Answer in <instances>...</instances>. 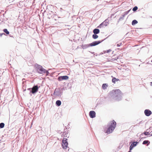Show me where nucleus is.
I'll return each mask as SVG.
<instances>
[{
    "mask_svg": "<svg viewBox=\"0 0 152 152\" xmlns=\"http://www.w3.org/2000/svg\"><path fill=\"white\" fill-rule=\"evenodd\" d=\"M62 146L64 149H66L69 150V148L67 146L68 143L67 141V139L66 138H64L62 140Z\"/></svg>",
    "mask_w": 152,
    "mask_h": 152,
    "instance_id": "obj_5",
    "label": "nucleus"
},
{
    "mask_svg": "<svg viewBox=\"0 0 152 152\" xmlns=\"http://www.w3.org/2000/svg\"><path fill=\"white\" fill-rule=\"evenodd\" d=\"M122 94L119 89L112 90L110 91L108 95L111 100L118 101L122 99Z\"/></svg>",
    "mask_w": 152,
    "mask_h": 152,
    "instance_id": "obj_1",
    "label": "nucleus"
},
{
    "mask_svg": "<svg viewBox=\"0 0 152 152\" xmlns=\"http://www.w3.org/2000/svg\"><path fill=\"white\" fill-rule=\"evenodd\" d=\"M90 46H91L90 45V44H83L81 46V47L83 49H86Z\"/></svg>",
    "mask_w": 152,
    "mask_h": 152,
    "instance_id": "obj_12",
    "label": "nucleus"
},
{
    "mask_svg": "<svg viewBox=\"0 0 152 152\" xmlns=\"http://www.w3.org/2000/svg\"><path fill=\"white\" fill-rule=\"evenodd\" d=\"M62 94L63 92L62 90L57 89L55 90L53 94L56 96L60 97L62 95Z\"/></svg>",
    "mask_w": 152,
    "mask_h": 152,
    "instance_id": "obj_6",
    "label": "nucleus"
},
{
    "mask_svg": "<svg viewBox=\"0 0 152 152\" xmlns=\"http://www.w3.org/2000/svg\"><path fill=\"white\" fill-rule=\"evenodd\" d=\"M56 106H59L61 104V102L59 100H58L56 102Z\"/></svg>",
    "mask_w": 152,
    "mask_h": 152,
    "instance_id": "obj_18",
    "label": "nucleus"
},
{
    "mask_svg": "<svg viewBox=\"0 0 152 152\" xmlns=\"http://www.w3.org/2000/svg\"><path fill=\"white\" fill-rule=\"evenodd\" d=\"M116 126V122L113 121V122L110 124H108V127L106 132V133L107 134H110L115 129Z\"/></svg>",
    "mask_w": 152,
    "mask_h": 152,
    "instance_id": "obj_3",
    "label": "nucleus"
},
{
    "mask_svg": "<svg viewBox=\"0 0 152 152\" xmlns=\"http://www.w3.org/2000/svg\"><path fill=\"white\" fill-rule=\"evenodd\" d=\"M5 35V34L4 33H2V34H0V36H1L2 35Z\"/></svg>",
    "mask_w": 152,
    "mask_h": 152,
    "instance_id": "obj_32",
    "label": "nucleus"
},
{
    "mask_svg": "<svg viewBox=\"0 0 152 152\" xmlns=\"http://www.w3.org/2000/svg\"><path fill=\"white\" fill-rule=\"evenodd\" d=\"M121 45V43L120 44H117V46H118V47H120Z\"/></svg>",
    "mask_w": 152,
    "mask_h": 152,
    "instance_id": "obj_31",
    "label": "nucleus"
},
{
    "mask_svg": "<svg viewBox=\"0 0 152 152\" xmlns=\"http://www.w3.org/2000/svg\"><path fill=\"white\" fill-rule=\"evenodd\" d=\"M151 136H152V134H151Z\"/></svg>",
    "mask_w": 152,
    "mask_h": 152,
    "instance_id": "obj_36",
    "label": "nucleus"
},
{
    "mask_svg": "<svg viewBox=\"0 0 152 152\" xmlns=\"http://www.w3.org/2000/svg\"><path fill=\"white\" fill-rule=\"evenodd\" d=\"M125 16L124 15V14L122 15L119 18V20H123L124 19V17Z\"/></svg>",
    "mask_w": 152,
    "mask_h": 152,
    "instance_id": "obj_23",
    "label": "nucleus"
},
{
    "mask_svg": "<svg viewBox=\"0 0 152 152\" xmlns=\"http://www.w3.org/2000/svg\"><path fill=\"white\" fill-rule=\"evenodd\" d=\"M138 23L137 21L135 20H133L132 22V25H134L136 24H137Z\"/></svg>",
    "mask_w": 152,
    "mask_h": 152,
    "instance_id": "obj_19",
    "label": "nucleus"
},
{
    "mask_svg": "<svg viewBox=\"0 0 152 152\" xmlns=\"http://www.w3.org/2000/svg\"><path fill=\"white\" fill-rule=\"evenodd\" d=\"M149 134V133L148 132H145L141 134L140 135V137H141V139L144 138V137H143V134H145V135L147 136Z\"/></svg>",
    "mask_w": 152,
    "mask_h": 152,
    "instance_id": "obj_14",
    "label": "nucleus"
},
{
    "mask_svg": "<svg viewBox=\"0 0 152 152\" xmlns=\"http://www.w3.org/2000/svg\"><path fill=\"white\" fill-rule=\"evenodd\" d=\"M25 79L23 78L22 79V81H23V83H23V84L24 83V82H25Z\"/></svg>",
    "mask_w": 152,
    "mask_h": 152,
    "instance_id": "obj_30",
    "label": "nucleus"
},
{
    "mask_svg": "<svg viewBox=\"0 0 152 152\" xmlns=\"http://www.w3.org/2000/svg\"><path fill=\"white\" fill-rule=\"evenodd\" d=\"M151 97L152 98V96H151Z\"/></svg>",
    "mask_w": 152,
    "mask_h": 152,
    "instance_id": "obj_38",
    "label": "nucleus"
},
{
    "mask_svg": "<svg viewBox=\"0 0 152 152\" xmlns=\"http://www.w3.org/2000/svg\"><path fill=\"white\" fill-rule=\"evenodd\" d=\"M150 143V142L148 140H145L144 141L142 142V144L145 145L147 144V146H148Z\"/></svg>",
    "mask_w": 152,
    "mask_h": 152,
    "instance_id": "obj_17",
    "label": "nucleus"
},
{
    "mask_svg": "<svg viewBox=\"0 0 152 152\" xmlns=\"http://www.w3.org/2000/svg\"><path fill=\"white\" fill-rule=\"evenodd\" d=\"M4 32H5L6 34H9V32L7 30L6 28L4 29L3 30Z\"/></svg>",
    "mask_w": 152,
    "mask_h": 152,
    "instance_id": "obj_22",
    "label": "nucleus"
},
{
    "mask_svg": "<svg viewBox=\"0 0 152 152\" xmlns=\"http://www.w3.org/2000/svg\"><path fill=\"white\" fill-rule=\"evenodd\" d=\"M112 77H113L112 82L114 83H115L116 82H117L119 80L118 79L116 78L115 77H113L112 76Z\"/></svg>",
    "mask_w": 152,
    "mask_h": 152,
    "instance_id": "obj_16",
    "label": "nucleus"
},
{
    "mask_svg": "<svg viewBox=\"0 0 152 152\" xmlns=\"http://www.w3.org/2000/svg\"><path fill=\"white\" fill-rule=\"evenodd\" d=\"M69 78V77L67 75L60 76L58 77V80L61 81L63 80H66Z\"/></svg>",
    "mask_w": 152,
    "mask_h": 152,
    "instance_id": "obj_8",
    "label": "nucleus"
},
{
    "mask_svg": "<svg viewBox=\"0 0 152 152\" xmlns=\"http://www.w3.org/2000/svg\"><path fill=\"white\" fill-rule=\"evenodd\" d=\"M89 115L91 118H95L96 116L95 112L94 111H91L89 113Z\"/></svg>",
    "mask_w": 152,
    "mask_h": 152,
    "instance_id": "obj_11",
    "label": "nucleus"
},
{
    "mask_svg": "<svg viewBox=\"0 0 152 152\" xmlns=\"http://www.w3.org/2000/svg\"><path fill=\"white\" fill-rule=\"evenodd\" d=\"M128 152H131V151L129 150V151Z\"/></svg>",
    "mask_w": 152,
    "mask_h": 152,
    "instance_id": "obj_33",
    "label": "nucleus"
},
{
    "mask_svg": "<svg viewBox=\"0 0 152 152\" xmlns=\"http://www.w3.org/2000/svg\"><path fill=\"white\" fill-rule=\"evenodd\" d=\"M26 89H25V90L23 91H26Z\"/></svg>",
    "mask_w": 152,
    "mask_h": 152,
    "instance_id": "obj_34",
    "label": "nucleus"
},
{
    "mask_svg": "<svg viewBox=\"0 0 152 152\" xmlns=\"http://www.w3.org/2000/svg\"><path fill=\"white\" fill-rule=\"evenodd\" d=\"M35 66L36 68L37 72L40 74H44L46 73V75H48L49 73L48 71L43 68L41 66L37 64H35Z\"/></svg>",
    "mask_w": 152,
    "mask_h": 152,
    "instance_id": "obj_2",
    "label": "nucleus"
},
{
    "mask_svg": "<svg viewBox=\"0 0 152 152\" xmlns=\"http://www.w3.org/2000/svg\"><path fill=\"white\" fill-rule=\"evenodd\" d=\"M104 26V25H103L102 24V23L100 25H99L98 26V28H101L102 27H103Z\"/></svg>",
    "mask_w": 152,
    "mask_h": 152,
    "instance_id": "obj_28",
    "label": "nucleus"
},
{
    "mask_svg": "<svg viewBox=\"0 0 152 152\" xmlns=\"http://www.w3.org/2000/svg\"><path fill=\"white\" fill-rule=\"evenodd\" d=\"M109 20L108 18L106 19L102 23L104 26H106L109 24Z\"/></svg>",
    "mask_w": 152,
    "mask_h": 152,
    "instance_id": "obj_13",
    "label": "nucleus"
},
{
    "mask_svg": "<svg viewBox=\"0 0 152 152\" xmlns=\"http://www.w3.org/2000/svg\"><path fill=\"white\" fill-rule=\"evenodd\" d=\"M131 9H130L129 10H128V11H126L124 12V15L125 16L127 15L129 12H130V11L131 10Z\"/></svg>",
    "mask_w": 152,
    "mask_h": 152,
    "instance_id": "obj_26",
    "label": "nucleus"
},
{
    "mask_svg": "<svg viewBox=\"0 0 152 152\" xmlns=\"http://www.w3.org/2000/svg\"><path fill=\"white\" fill-rule=\"evenodd\" d=\"M111 49H109V50H107L106 51V52L107 53H108L109 52H111Z\"/></svg>",
    "mask_w": 152,
    "mask_h": 152,
    "instance_id": "obj_29",
    "label": "nucleus"
},
{
    "mask_svg": "<svg viewBox=\"0 0 152 152\" xmlns=\"http://www.w3.org/2000/svg\"><path fill=\"white\" fill-rule=\"evenodd\" d=\"M118 58V57H116L115 58H113L111 59V60L112 61H115L117 60Z\"/></svg>",
    "mask_w": 152,
    "mask_h": 152,
    "instance_id": "obj_27",
    "label": "nucleus"
},
{
    "mask_svg": "<svg viewBox=\"0 0 152 152\" xmlns=\"http://www.w3.org/2000/svg\"><path fill=\"white\" fill-rule=\"evenodd\" d=\"M137 9H138V7L137 6H136L133 8L132 9V10L134 12H135L137 10Z\"/></svg>",
    "mask_w": 152,
    "mask_h": 152,
    "instance_id": "obj_25",
    "label": "nucleus"
},
{
    "mask_svg": "<svg viewBox=\"0 0 152 152\" xmlns=\"http://www.w3.org/2000/svg\"><path fill=\"white\" fill-rule=\"evenodd\" d=\"M4 124L3 123H0V128H2L4 127Z\"/></svg>",
    "mask_w": 152,
    "mask_h": 152,
    "instance_id": "obj_24",
    "label": "nucleus"
},
{
    "mask_svg": "<svg viewBox=\"0 0 152 152\" xmlns=\"http://www.w3.org/2000/svg\"><path fill=\"white\" fill-rule=\"evenodd\" d=\"M108 85L107 84L104 83L102 85V88L104 89H105L106 88Z\"/></svg>",
    "mask_w": 152,
    "mask_h": 152,
    "instance_id": "obj_20",
    "label": "nucleus"
},
{
    "mask_svg": "<svg viewBox=\"0 0 152 152\" xmlns=\"http://www.w3.org/2000/svg\"><path fill=\"white\" fill-rule=\"evenodd\" d=\"M39 88L37 85H34L32 88H28L27 90L30 91L29 94L31 96V93L32 94L36 93L38 91Z\"/></svg>",
    "mask_w": 152,
    "mask_h": 152,
    "instance_id": "obj_4",
    "label": "nucleus"
},
{
    "mask_svg": "<svg viewBox=\"0 0 152 152\" xmlns=\"http://www.w3.org/2000/svg\"><path fill=\"white\" fill-rule=\"evenodd\" d=\"M100 31L99 29L95 28L93 30V32L94 34H97L99 33Z\"/></svg>",
    "mask_w": 152,
    "mask_h": 152,
    "instance_id": "obj_15",
    "label": "nucleus"
},
{
    "mask_svg": "<svg viewBox=\"0 0 152 152\" xmlns=\"http://www.w3.org/2000/svg\"><path fill=\"white\" fill-rule=\"evenodd\" d=\"M151 62H152V60L151 61Z\"/></svg>",
    "mask_w": 152,
    "mask_h": 152,
    "instance_id": "obj_37",
    "label": "nucleus"
},
{
    "mask_svg": "<svg viewBox=\"0 0 152 152\" xmlns=\"http://www.w3.org/2000/svg\"><path fill=\"white\" fill-rule=\"evenodd\" d=\"M104 39H105L102 40L101 41H97L93 42L92 43L90 44V45L91 46V47L96 46L100 43L101 42H103Z\"/></svg>",
    "mask_w": 152,
    "mask_h": 152,
    "instance_id": "obj_7",
    "label": "nucleus"
},
{
    "mask_svg": "<svg viewBox=\"0 0 152 152\" xmlns=\"http://www.w3.org/2000/svg\"><path fill=\"white\" fill-rule=\"evenodd\" d=\"M151 84H152V82H151Z\"/></svg>",
    "mask_w": 152,
    "mask_h": 152,
    "instance_id": "obj_35",
    "label": "nucleus"
},
{
    "mask_svg": "<svg viewBox=\"0 0 152 152\" xmlns=\"http://www.w3.org/2000/svg\"><path fill=\"white\" fill-rule=\"evenodd\" d=\"M144 113L145 115L147 116H149L152 114L151 111L148 109H146L144 111Z\"/></svg>",
    "mask_w": 152,
    "mask_h": 152,
    "instance_id": "obj_9",
    "label": "nucleus"
},
{
    "mask_svg": "<svg viewBox=\"0 0 152 152\" xmlns=\"http://www.w3.org/2000/svg\"><path fill=\"white\" fill-rule=\"evenodd\" d=\"M96 34H94L92 35V38L94 39H96L98 38V36Z\"/></svg>",
    "mask_w": 152,
    "mask_h": 152,
    "instance_id": "obj_21",
    "label": "nucleus"
},
{
    "mask_svg": "<svg viewBox=\"0 0 152 152\" xmlns=\"http://www.w3.org/2000/svg\"><path fill=\"white\" fill-rule=\"evenodd\" d=\"M138 142H133V143H132L130 146V147H129V150L130 151H131V150H132L133 148H134V147H135V146H136L137 143H138Z\"/></svg>",
    "mask_w": 152,
    "mask_h": 152,
    "instance_id": "obj_10",
    "label": "nucleus"
}]
</instances>
